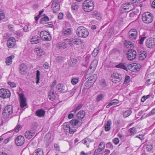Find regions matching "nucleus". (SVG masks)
Wrapping results in <instances>:
<instances>
[{"label": "nucleus", "instance_id": "f257e3e1", "mask_svg": "<svg viewBox=\"0 0 155 155\" xmlns=\"http://www.w3.org/2000/svg\"><path fill=\"white\" fill-rule=\"evenodd\" d=\"M13 113L12 107L9 105L5 107L2 113V121H7L10 118V115Z\"/></svg>", "mask_w": 155, "mask_h": 155}, {"label": "nucleus", "instance_id": "f03ea898", "mask_svg": "<svg viewBox=\"0 0 155 155\" xmlns=\"http://www.w3.org/2000/svg\"><path fill=\"white\" fill-rule=\"evenodd\" d=\"M94 6L93 2L90 0H86L83 2L82 7L84 11L89 12L93 10Z\"/></svg>", "mask_w": 155, "mask_h": 155}, {"label": "nucleus", "instance_id": "7ed1b4c3", "mask_svg": "<svg viewBox=\"0 0 155 155\" xmlns=\"http://www.w3.org/2000/svg\"><path fill=\"white\" fill-rule=\"evenodd\" d=\"M77 35L79 37L83 38H86L89 35L87 29L83 26H80L76 30Z\"/></svg>", "mask_w": 155, "mask_h": 155}, {"label": "nucleus", "instance_id": "20e7f679", "mask_svg": "<svg viewBox=\"0 0 155 155\" xmlns=\"http://www.w3.org/2000/svg\"><path fill=\"white\" fill-rule=\"evenodd\" d=\"M153 16L150 12H147L143 13L142 15V20L146 23H150L153 21Z\"/></svg>", "mask_w": 155, "mask_h": 155}, {"label": "nucleus", "instance_id": "39448f33", "mask_svg": "<svg viewBox=\"0 0 155 155\" xmlns=\"http://www.w3.org/2000/svg\"><path fill=\"white\" fill-rule=\"evenodd\" d=\"M134 8V5L131 3H126L122 5L121 11L123 12H128L132 10Z\"/></svg>", "mask_w": 155, "mask_h": 155}, {"label": "nucleus", "instance_id": "423d86ee", "mask_svg": "<svg viewBox=\"0 0 155 155\" xmlns=\"http://www.w3.org/2000/svg\"><path fill=\"white\" fill-rule=\"evenodd\" d=\"M51 5V8L54 13H56L60 9V3L61 0H52Z\"/></svg>", "mask_w": 155, "mask_h": 155}, {"label": "nucleus", "instance_id": "0eeeda50", "mask_svg": "<svg viewBox=\"0 0 155 155\" xmlns=\"http://www.w3.org/2000/svg\"><path fill=\"white\" fill-rule=\"evenodd\" d=\"M127 58L129 60L134 59L137 56L136 51L134 50L130 49L128 51L127 54Z\"/></svg>", "mask_w": 155, "mask_h": 155}, {"label": "nucleus", "instance_id": "6e6552de", "mask_svg": "<svg viewBox=\"0 0 155 155\" xmlns=\"http://www.w3.org/2000/svg\"><path fill=\"white\" fill-rule=\"evenodd\" d=\"M11 95L10 92L9 90L2 88L0 89V97L3 98L9 97Z\"/></svg>", "mask_w": 155, "mask_h": 155}, {"label": "nucleus", "instance_id": "1a4fd4ad", "mask_svg": "<svg viewBox=\"0 0 155 155\" xmlns=\"http://www.w3.org/2000/svg\"><path fill=\"white\" fill-rule=\"evenodd\" d=\"M67 40L68 41V44L71 45H73L74 44L75 45H81L82 42L80 39L75 37H74L69 39H68V40Z\"/></svg>", "mask_w": 155, "mask_h": 155}, {"label": "nucleus", "instance_id": "9d476101", "mask_svg": "<svg viewBox=\"0 0 155 155\" xmlns=\"http://www.w3.org/2000/svg\"><path fill=\"white\" fill-rule=\"evenodd\" d=\"M128 67L130 71L133 72H136L140 70L141 66L138 64H133L129 65Z\"/></svg>", "mask_w": 155, "mask_h": 155}, {"label": "nucleus", "instance_id": "9b49d317", "mask_svg": "<svg viewBox=\"0 0 155 155\" xmlns=\"http://www.w3.org/2000/svg\"><path fill=\"white\" fill-rule=\"evenodd\" d=\"M19 96L20 98V107L22 110H23L25 109V108L23 109L24 107L27 105L26 100L23 94H20L19 95Z\"/></svg>", "mask_w": 155, "mask_h": 155}, {"label": "nucleus", "instance_id": "f8f14e48", "mask_svg": "<svg viewBox=\"0 0 155 155\" xmlns=\"http://www.w3.org/2000/svg\"><path fill=\"white\" fill-rule=\"evenodd\" d=\"M68 39H64L63 42L59 43L57 45V48L61 49H64L67 47L68 44V42L67 40Z\"/></svg>", "mask_w": 155, "mask_h": 155}, {"label": "nucleus", "instance_id": "ddd939ff", "mask_svg": "<svg viewBox=\"0 0 155 155\" xmlns=\"http://www.w3.org/2000/svg\"><path fill=\"white\" fill-rule=\"evenodd\" d=\"M7 45L8 47L9 48H13L16 45L15 39L12 37L9 38L7 41Z\"/></svg>", "mask_w": 155, "mask_h": 155}, {"label": "nucleus", "instance_id": "4468645a", "mask_svg": "<svg viewBox=\"0 0 155 155\" xmlns=\"http://www.w3.org/2000/svg\"><path fill=\"white\" fill-rule=\"evenodd\" d=\"M55 81H54L52 86H51V88L50 89L48 92V97L49 100L51 101H54L55 98L54 94L55 93H54V91H53L54 88L53 87V86L55 84Z\"/></svg>", "mask_w": 155, "mask_h": 155}, {"label": "nucleus", "instance_id": "2eb2a0df", "mask_svg": "<svg viewBox=\"0 0 155 155\" xmlns=\"http://www.w3.org/2000/svg\"><path fill=\"white\" fill-rule=\"evenodd\" d=\"M55 89L57 91H55V93L57 92H61L64 93L66 91V87L63 84H58L55 87Z\"/></svg>", "mask_w": 155, "mask_h": 155}, {"label": "nucleus", "instance_id": "dca6fc26", "mask_svg": "<svg viewBox=\"0 0 155 155\" xmlns=\"http://www.w3.org/2000/svg\"><path fill=\"white\" fill-rule=\"evenodd\" d=\"M24 138L22 136H18L15 140V143L18 146H21L24 144Z\"/></svg>", "mask_w": 155, "mask_h": 155}, {"label": "nucleus", "instance_id": "f3484780", "mask_svg": "<svg viewBox=\"0 0 155 155\" xmlns=\"http://www.w3.org/2000/svg\"><path fill=\"white\" fill-rule=\"evenodd\" d=\"M137 35V31L135 29L131 30L129 32V38L131 40H135Z\"/></svg>", "mask_w": 155, "mask_h": 155}, {"label": "nucleus", "instance_id": "a211bd4d", "mask_svg": "<svg viewBox=\"0 0 155 155\" xmlns=\"http://www.w3.org/2000/svg\"><path fill=\"white\" fill-rule=\"evenodd\" d=\"M146 46L149 48H152L155 45V41L154 38H151L147 39L146 41Z\"/></svg>", "mask_w": 155, "mask_h": 155}, {"label": "nucleus", "instance_id": "6ab92c4d", "mask_svg": "<svg viewBox=\"0 0 155 155\" xmlns=\"http://www.w3.org/2000/svg\"><path fill=\"white\" fill-rule=\"evenodd\" d=\"M69 123L71 124V126L74 127H79L82 123L81 121H80L77 119L72 120L69 122Z\"/></svg>", "mask_w": 155, "mask_h": 155}, {"label": "nucleus", "instance_id": "aec40b11", "mask_svg": "<svg viewBox=\"0 0 155 155\" xmlns=\"http://www.w3.org/2000/svg\"><path fill=\"white\" fill-rule=\"evenodd\" d=\"M113 76L114 79H116L113 82L114 83H120L122 79V76L121 74L117 73H113Z\"/></svg>", "mask_w": 155, "mask_h": 155}, {"label": "nucleus", "instance_id": "412c9836", "mask_svg": "<svg viewBox=\"0 0 155 155\" xmlns=\"http://www.w3.org/2000/svg\"><path fill=\"white\" fill-rule=\"evenodd\" d=\"M35 134V132L29 130L26 131L25 133V137L28 139L31 138Z\"/></svg>", "mask_w": 155, "mask_h": 155}, {"label": "nucleus", "instance_id": "4be33fe9", "mask_svg": "<svg viewBox=\"0 0 155 155\" xmlns=\"http://www.w3.org/2000/svg\"><path fill=\"white\" fill-rule=\"evenodd\" d=\"M138 53L139 58L140 60L144 59L147 57V53L143 51H138Z\"/></svg>", "mask_w": 155, "mask_h": 155}, {"label": "nucleus", "instance_id": "5701e85b", "mask_svg": "<svg viewBox=\"0 0 155 155\" xmlns=\"http://www.w3.org/2000/svg\"><path fill=\"white\" fill-rule=\"evenodd\" d=\"M96 62V61H93L91 63L88 69V71L93 73L95 71L97 66V63Z\"/></svg>", "mask_w": 155, "mask_h": 155}, {"label": "nucleus", "instance_id": "b1692460", "mask_svg": "<svg viewBox=\"0 0 155 155\" xmlns=\"http://www.w3.org/2000/svg\"><path fill=\"white\" fill-rule=\"evenodd\" d=\"M27 70V66L24 64H21L20 67V71L21 74L26 73Z\"/></svg>", "mask_w": 155, "mask_h": 155}, {"label": "nucleus", "instance_id": "393cba45", "mask_svg": "<svg viewBox=\"0 0 155 155\" xmlns=\"http://www.w3.org/2000/svg\"><path fill=\"white\" fill-rule=\"evenodd\" d=\"M92 16L93 18L98 20H101L102 17L101 14L98 11L94 12Z\"/></svg>", "mask_w": 155, "mask_h": 155}, {"label": "nucleus", "instance_id": "a878e982", "mask_svg": "<svg viewBox=\"0 0 155 155\" xmlns=\"http://www.w3.org/2000/svg\"><path fill=\"white\" fill-rule=\"evenodd\" d=\"M72 29L71 28H63L62 30V33L64 35H68L71 34Z\"/></svg>", "mask_w": 155, "mask_h": 155}, {"label": "nucleus", "instance_id": "bb28decb", "mask_svg": "<svg viewBox=\"0 0 155 155\" xmlns=\"http://www.w3.org/2000/svg\"><path fill=\"white\" fill-rule=\"evenodd\" d=\"M82 143L84 144H85L87 147L88 148L89 146V143L94 142V140L88 138H86L84 139L82 141Z\"/></svg>", "mask_w": 155, "mask_h": 155}, {"label": "nucleus", "instance_id": "cd10ccee", "mask_svg": "<svg viewBox=\"0 0 155 155\" xmlns=\"http://www.w3.org/2000/svg\"><path fill=\"white\" fill-rule=\"evenodd\" d=\"M85 112L84 110H80L77 114V117L78 119L80 120L82 119L85 117Z\"/></svg>", "mask_w": 155, "mask_h": 155}, {"label": "nucleus", "instance_id": "c85d7f7f", "mask_svg": "<svg viewBox=\"0 0 155 155\" xmlns=\"http://www.w3.org/2000/svg\"><path fill=\"white\" fill-rule=\"evenodd\" d=\"M45 113V111L42 109L37 110L36 112V114L39 117H43Z\"/></svg>", "mask_w": 155, "mask_h": 155}, {"label": "nucleus", "instance_id": "c756f323", "mask_svg": "<svg viewBox=\"0 0 155 155\" xmlns=\"http://www.w3.org/2000/svg\"><path fill=\"white\" fill-rule=\"evenodd\" d=\"M118 100L116 99H114L106 106V108H108L111 106L116 105L118 103Z\"/></svg>", "mask_w": 155, "mask_h": 155}, {"label": "nucleus", "instance_id": "7c9ffc66", "mask_svg": "<svg viewBox=\"0 0 155 155\" xmlns=\"http://www.w3.org/2000/svg\"><path fill=\"white\" fill-rule=\"evenodd\" d=\"M105 143L104 142H100L98 146L97 149L99 150L100 151H102L105 148Z\"/></svg>", "mask_w": 155, "mask_h": 155}, {"label": "nucleus", "instance_id": "2f4dec72", "mask_svg": "<svg viewBox=\"0 0 155 155\" xmlns=\"http://www.w3.org/2000/svg\"><path fill=\"white\" fill-rule=\"evenodd\" d=\"M33 155H43V151L41 148L38 149L33 153Z\"/></svg>", "mask_w": 155, "mask_h": 155}, {"label": "nucleus", "instance_id": "473e14b6", "mask_svg": "<svg viewBox=\"0 0 155 155\" xmlns=\"http://www.w3.org/2000/svg\"><path fill=\"white\" fill-rule=\"evenodd\" d=\"M116 68L123 69L125 70H127V68L126 65L123 63H120L115 66Z\"/></svg>", "mask_w": 155, "mask_h": 155}, {"label": "nucleus", "instance_id": "72a5a7b5", "mask_svg": "<svg viewBox=\"0 0 155 155\" xmlns=\"http://www.w3.org/2000/svg\"><path fill=\"white\" fill-rule=\"evenodd\" d=\"M77 62V60L76 59L71 58L69 62V65L73 66L75 65Z\"/></svg>", "mask_w": 155, "mask_h": 155}, {"label": "nucleus", "instance_id": "f704fd0d", "mask_svg": "<svg viewBox=\"0 0 155 155\" xmlns=\"http://www.w3.org/2000/svg\"><path fill=\"white\" fill-rule=\"evenodd\" d=\"M14 57V56L12 55L7 58L6 59L5 63L7 65H9L12 63V60L13 59Z\"/></svg>", "mask_w": 155, "mask_h": 155}, {"label": "nucleus", "instance_id": "c9c22d12", "mask_svg": "<svg viewBox=\"0 0 155 155\" xmlns=\"http://www.w3.org/2000/svg\"><path fill=\"white\" fill-rule=\"evenodd\" d=\"M37 49L36 51L38 56H41L45 54V52L41 48H37Z\"/></svg>", "mask_w": 155, "mask_h": 155}, {"label": "nucleus", "instance_id": "e433bc0d", "mask_svg": "<svg viewBox=\"0 0 155 155\" xmlns=\"http://www.w3.org/2000/svg\"><path fill=\"white\" fill-rule=\"evenodd\" d=\"M97 77V74H94L89 78L88 81H92V83H94L96 81Z\"/></svg>", "mask_w": 155, "mask_h": 155}, {"label": "nucleus", "instance_id": "4c0bfd02", "mask_svg": "<svg viewBox=\"0 0 155 155\" xmlns=\"http://www.w3.org/2000/svg\"><path fill=\"white\" fill-rule=\"evenodd\" d=\"M79 5L76 3H74L71 5V9L72 10L76 11L79 8Z\"/></svg>", "mask_w": 155, "mask_h": 155}, {"label": "nucleus", "instance_id": "58836bf2", "mask_svg": "<svg viewBox=\"0 0 155 155\" xmlns=\"http://www.w3.org/2000/svg\"><path fill=\"white\" fill-rule=\"evenodd\" d=\"M124 45L126 48H131L133 46L132 43L130 41L127 40L125 41Z\"/></svg>", "mask_w": 155, "mask_h": 155}, {"label": "nucleus", "instance_id": "ea45409f", "mask_svg": "<svg viewBox=\"0 0 155 155\" xmlns=\"http://www.w3.org/2000/svg\"><path fill=\"white\" fill-rule=\"evenodd\" d=\"M111 124V121L108 120L107 121V123L105 127V130L106 131H108L110 129V125Z\"/></svg>", "mask_w": 155, "mask_h": 155}, {"label": "nucleus", "instance_id": "a19ab883", "mask_svg": "<svg viewBox=\"0 0 155 155\" xmlns=\"http://www.w3.org/2000/svg\"><path fill=\"white\" fill-rule=\"evenodd\" d=\"M63 128L64 130H66L68 132V131L70 128V126L68 122H66L64 123L63 125Z\"/></svg>", "mask_w": 155, "mask_h": 155}, {"label": "nucleus", "instance_id": "79ce46f5", "mask_svg": "<svg viewBox=\"0 0 155 155\" xmlns=\"http://www.w3.org/2000/svg\"><path fill=\"white\" fill-rule=\"evenodd\" d=\"M83 104H79L77 106L74 107L72 112L76 113V112L80 110Z\"/></svg>", "mask_w": 155, "mask_h": 155}, {"label": "nucleus", "instance_id": "37998d69", "mask_svg": "<svg viewBox=\"0 0 155 155\" xmlns=\"http://www.w3.org/2000/svg\"><path fill=\"white\" fill-rule=\"evenodd\" d=\"M132 113V111L130 110H128L125 111L123 114V116L124 117H128Z\"/></svg>", "mask_w": 155, "mask_h": 155}, {"label": "nucleus", "instance_id": "c03bdc74", "mask_svg": "<svg viewBox=\"0 0 155 155\" xmlns=\"http://www.w3.org/2000/svg\"><path fill=\"white\" fill-rule=\"evenodd\" d=\"M153 145L152 143H150L146 145V149L147 151H150L152 150L153 148Z\"/></svg>", "mask_w": 155, "mask_h": 155}, {"label": "nucleus", "instance_id": "a18cd8bd", "mask_svg": "<svg viewBox=\"0 0 155 155\" xmlns=\"http://www.w3.org/2000/svg\"><path fill=\"white\" fill-rule=\"evenodd\" d=\"M89 81H86L84 83V88L86 89H88L91 86V82Z\"/></svg>", "mask_w": 155, "mask_h": 155}, {"label": "nucleus", "instance_id": "49530a36", "mask_svg": "<svg viewBox=\"0 0 155 155\" xmlns=\"http://www.w3.org/2000/svg\"><path fill=\"white\" fill-rule=\"evenodd\" d=\"M79 78H74L71 80V83L73 85L76 84L78 81Z\"/></svg>", "mask_w": 155, "mask_h": 155}, {"label": "nucleus", "instance_id": "de8ad7c7", "mask_svg": "<svg viewBox=\"0 0 155 155\" xmlns=\"http://www.w3.org/2000/svg\"><path fill=\"white\" fill-rule=\"evenodd\" d=\"M155 114V108H153L151 111L148 114L146 115L145 117H149L152 115H153Z\"/></svg>", "mask_w": 155, "mask_h": 155}, {"label": "nucleus", "instance_id": "09e8293b", "mask_svg": "<svg viewBox=\"0 0 155 155\" xmlns=\"http://www.w3.org/2000/svg\"><path fill=\"white\" fill-rule=\"evenodd\" d=\"M104 95L103 94H101L98 95L96 99L97 101L98 102L100 101H101L104 97Z\"/></svg>", "mask_w": 155, "mask_h": 155}, {"label": "nucleus", "instance_id": "8fccbe9b", "mask_svg": "<svg viewBox=\"0 0 155 155\" xmlns=\"http://www.w3.org/2000/svg\"><path fill=\"white\" fill-rule=\"evenodd\" d=\"M42 39L43 40L48 41L51 40V37L50 35L48 33V35L44 36Z\"/></svg>", "mask_w": 155, "mask_h": 155}, {"label": "nucleus", "instance_id": "3c124183", "mask_svg": "<svg viewBox=\"0 0 155 155\" xmlns=\"http://www.w3.org/2000/svg\"><path fill=\"white\" fill-rule=\"evenodd\" d=\"M49 33L46 31H42L40 32V38H42L44 36L48 35Z\"/></svg>", "mask_w": 155, "mask_h": 155}, {"label": "nucleus", "instance_id": "603ef678", "mask_svg": "<svg viewBox=\"0 0 155 155\" xmlns=\"http://www.w3.org/2000/svg\"><path fill=\"white\" fill-rule=\"evenodd\" d=\"M102 151H100L99 150L96 149L94 152V155H102Z\"/></svg>", "mask_w": 155, "mask_h": 155}, {"label": "nucleus", "instance_id": "864d4df0", "mask_svg": "<svg viewBox=\"0 0 155 155\" xmlns=\"http://www.w3.org/2000/svg\"><path fill=\"white\" fill-rule=\"evenodd\" d=\"M63 60V58L61 56H58L56 58V61L57 62H61Z\"/></svg>", "mask_w": 155, "mask_h": 155}, {"label": "nucleus", "instance_id": "5fc2aeb1", "mask_svg": "<svg viewBox=\"0 0 155 155\" xmlns=\"http://www.w3.org/2000/svg\"><path fill=\"white\" fill-rule=\"evenodd\" d=\"M5 18V14L2 10L0 9V21L4 19Z\"/></svg>", "mask_w": 155, "mask_h": 155}, {"label": "nucleus", "instance_id": "6e6d98bb", "mask_svg": "<svg viewBox=\"0 0 155 155\" xmlns=\"http://www.w3.org/2000/svg\"><path fill=\"white\" fill-rule=\"evenodd\" d=\"M130 132L131 135L135 134L137 130L135 127H132L130 129Z\"/></svg>", "mask_w": 155, "mask_h": 155}, {"label": "nucleus", "instance_id": "4d7b16f0", "mask_svg": "<svg viewBox=\"0 0 155 155\" xmlns=\"http://www.w3.org/2000/svg\"><path fill=\"white\" fill-rule=\"evenodd\" d=\"M74 127H70V128H69V130L68 131H69V133L70 134H74L75 132L76 131V129L74 128Z\"/></svg>", "mask_w": 155, "mask_h": 155}, {"label": "nucleus", "instance_id": "13d9d810", "mask_svg": "<svg viewBox=\"0 0 155 155\" xmlns=\"http://www.w3.org/2000/svg\"><path fill=\"white\" fill-rule=\"evenodd\" d=\"M37 128V125L36 124H35L32 125L31 129L30 130L35 131V133L36 131Z\"/></svg>", "mask_w": 155, "mask_h": 155}, {"label": "nucleus", "instance_id": "bf43d9fd", "mask_svg": "<svg viewBox=\"0 0 155 155\" xmlns=\"http://www.w3.org/2000/svg\"><path fill=\"white\" fill-rule=\"evenodd\" d=\"M98 52V50L97 49H94L92 53V55L94 56H96Z\"/></svg>", "mask_w": 155, "mask_h": 155}, {"label": "nucleus", "instance_id": "052dcab7", "mask_svg": "<svg viewBox=\"0 0 155 155\" xmlns=\"http://www.w3.org/2000/svg\"><path fill=\"white\" fill-rule=\"evenodd\" d=\"M33 39H32L31 40V43L32 44H37L39 42V39L38 38L36 40H33Z\"/></svg>", "mask_w": 155, "mask_h": 155}, {"label": "nucleus", "instance_id": "680f3d73", "mask_svg": "<svg viewBox=\"0 0 155 155\" xmlns=\"http://www.w3.org/2000/svg\"><path fill=\"white\" fill-rule=\"evenodd\" d=\"M21 128V125L19 124H18L15 128V132H18L19 131V129Z\"/></svg>", "mask_w": 155, "mask_h": 155}, {"label": "nucleus", "instance_id": "e2e57ef3", "mask_svg": "<svg viewBox=\"0 0 155 155\" xmlns=\"http://www.w3.org/2000/svg\"><path fill=\"white\" fill-rule=\"evenodd\" d=\"M8 84L12 87H14L16 86V84L13 82H8Z\"/></svg>", "mask_w": 155, "mask_h": 155}, {"label": "nucleus", "instance_id": "0e129e2a", "mask_svg": "<svg viewBox=\"0 0 155 155\" xmlns=\"http://www.w3.org/2000/svg\"><path fill=\"white\" fill-rule=\"evenodd\" d=\"M106 146L108 148L111 149H112L113 148V146L112 143L110 142L107 143L106 144Z\"/></svg>", "mask_w": 155, "mask_h": 155}, {"label": "nucleus", "instance_id": "69168bd1", "mask_svg": "<svg viewBox=\"0 0 155 155\" xmlns=\"http://www.w3.org/2000/svg\"><path fill=\"white\" fill-rule=\"evenodd\" d=\"M146 38V37H141L140 38V39L139 43L140 44L143 43L144 40Z\"/></svg>", "mask_w": 155, "mask_h": 155}, {"label": "nucleus", "instance_id": "338daca9", "mask_svg": "<svg viewBox=\"0 0 155 155\" xmlns=\"http://www.w3.org/2000/svg\"><path fill=\"white\" fill-rule=\"evenodd\" d=\"M42 20L45 21H47L49 20V18L47 16H45L41 18Z\"/></svg>", "mask_w": 155, "mask_h": 155}, {"label": "nucleus", "instance_id": "774afa93", "mask_svg": "<svg viewBox=\"0 0 155 155\" xmlns=\"http://www.w3.org/2000/svg\"><path fill=\"white\" fill-rule=\"evenodd\" d=\"M113 141L114 143L115 144H117L119 143V140L118 138H114Z\"/></svg>", "mask_w": 155, "mask_h": 155}]
</instances>
